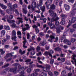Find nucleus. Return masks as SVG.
I'll list each match as a JSON object with an SVG mask.
<instances>
[{
	"instance_id": "nucleus-42",
	"label": "nucleus",
	"mask_w": 76,
	"mask_h": 76,
	"mask_svg": "<svg viewBox=\"0 0 76 76\" xmlns=\"http://www.w3.org/2000/svg\"><path fill=\"white\" fill-rule=\"evenodd\" d=\"M0 13H1L2 15H4L5 14L4 12L1 9H0Z\"/></svg>"
},
{
	"instance_id": "nucleus-30",
	"label": "nucleus",
	"mask_w": 76,
	"mask_h": 76,
	"mask_svg": "<svg viewBox=\"0 0 76 76\" xmlns=\"http://www.w3.org/2000/svg\"><path fill=\"white\" fill-rule=\"evenodd\" d=\"M4 28H5V29H6V30H10V27L9 26H4Z\"/></svg>"
},
{
	"instance_id": "nucleus-50",
	"label": "nucleus",
	"mask_w": 76,
	"mask_h": 76,
	"mask_svg": "<svg viewBox=\"0 0 76 76\" xmlns=\"http://www.w3.org/2000/svg\"><path fill=\"white\" fill-rule=\"evenodd\" d=\"M37 67H39V68H43V66L41 65L37 64Z\"/></svg>"
},
{
	"instance_id": "nucleus-37",
	"label": "nucleus",
	"mask_w": 76,
	"mask_h": 76,
	"mask_svg": "<svg viewBox=\"0 0 76 76\" xmlns=\"http://www.w3.org/2000/svg\"><path fill=\"white\" fill-rule=\"evenodd\" d=\"M61 16L62 18H65L67 17V15L65 14H61Z\"/></svg>"
},
{
	"instance_id": "nucleus-43",
	"label": "nucleus",
	"mask_w": 76,
	"mask_h": 76,
	"mask_svg": "<svg viewBox=\"0 0 76 76\" xmlns=\"http://www.w3.org/2000/svg\"><path fill=\"white\" fill-rule=\"evenodd\" d=\"M0 52H1V55H3L4 54L5 52L3 51V49H0Z\"/></svg>"
},
{
	"instance_id": "nucleus-64",
	"label": "nucleus",
	"mask_w": 76,
	"mask_h": 76,
	"mask_svg": "<svg viewBox=\"0 0 76 76\" xmlns=\"http://www.w3.org/2000/svg\"><path fill=\"white\" fill-rule=\"evenodd\" d=\"M70 31V32H73L74 31H75V29H74V28H71Z\"/></svg>"
},
{
	"instance_id": "nucleus-23",
	"label": "nucleus",
	"mask_w": 76,
	"mask_h": 76,
	"mask_svg": "<svg viewBox=\"0 0 76 76\" xmlns=\"http://www.w3.org/2000/svg\"><path fill=\"white\" fill-rule=\"evenodd\" d=\"M50 9L52 10H54V9H56V5L53 4H52L50 5Z\"/></svg>"
},
{
	"instance_id": "nucleus-7",
	"label": "nucleus",
	"mask_w": 76,
	"mask_h": 76,
	"mask_svg": "<svg viewBox=\"0 0 76 76\" xmlns=\"http://www.w3.org/2000/svg\"><path fill=\"white\" fill-rule=\"evenodd\" d=\"M56 36V34L55 33H52V35L50 36V38L51 39H48V41L50 42H53V39H54L55 38V37Z\"/></svg>"
},
{
	"instance_id": "nucleus-57",
	"label": "nucleus",
	"mask_w": 76,
	"mask_h": 76,
	"mask_svg": "<svg viewBox=\"0 0 76 76\" xmlns=\"http://www.w3.org/2000/svg\"><path fill=\"white\" fill-rule=\"evenodd\" d=\"M65 58H62L61 59V61L62 62H64V61H65Z\"/></svg>"
},
{
	"instance_id": "nucleus-46",
	"label": "nucleus",
	"mask_w": 76,
	"mask_h": 76,
	"mask_svg": "<svg viewBox=\"0 0 76 76\" xmlns=\"http://www.w3.org/2000/svg\"><path fill=\"white\" fill-rule=\"evenodd\" d=\"M47 33L48 34H54V33H53V31H51L50 30H48Z\"/></svg>"
},
{
	"instance_id": "nucleus-24",
	"label": "nucleus",
	"mask_w": 76,
	"mask_h": 76,
	"mask_svg": "<svg viewBox=\"0 0 76 76\" xmlns=\"http://www.w3.org/2000/svg\"><path fill=\"white\" fill-rule=\"evenodd\" d=\"M7 21L9 23H14V22H15V20H9V19H7Z\"/></svg>"
},
{
	"instance_id": "nucleus-31",
	"label": "nucleus",
	"mask_w": 76,
	"mask_h": 76,
	"mask_svg": "<svg viewBox=\"0 0 76 76\" xmlns=\"http://www.w3.org/2000/svg\"><path fill=\"white\" fill-rule=\"evenodd\" d=\"M70 25L69 24H68V26H67V28L66 29V30H65V31H66V32H68L69 31V26H70Z\"/></svg>"
},
{
	"instance_id": "nucleus-14",
	"label": "nucleus",
	"mask_w": 76,
	"mask_h": 76,
	"mask_svg": "<svg viewBox=\"0 0 76 76\" xmlns=\"http://www.w3.org/2000/svg\"><path fill=\"white\" fill-rule=\"evenodd\" d=\"M10 72H12L14 74H16L17 72H16V69L15 68H11L10 69Z\"/></svg>"
},
{
	"instance_id": "nucleus-54",
	"label": "nucleus",
	"mask_w": 76,
	"mask_h": 76,
	"mask_svg": "<svg viewBox=\"0 0 76 76\" xmlns=\"http://www.w3.org/2000/svg\"><path fill=\"white\" fill-rule=\"evenodd\" d=\"M13 7L14 9L17 8L18 7H17V5L16 4H14V5H13Z\"/></svg>"
},
{
	"instance_id": "nucleus-53",
	"label": "nucleus",
	"mask_w": 76,
	"mask_h": 76,
	"mask_svg": "<svg viewBox=\"0 0 76 76\" xmlns=\"http://www.w3.org/2000/svg\"><path fill=\"white\" fill-rule=\"evenodd\" d=\"M11 26L12 28H16V24L13 23L12 25Z\"/></svg>"
},
{
	"instance_id": "nucleus-3",
	"label": "nucleus",
	"mask_w": 76,
	"mask_h": 76,
	"mask_svg": "<svg viewBox=\"0 0 76 76\" xmlns=\"http://www.w3.org/2000/svg\"><path fill=\"white\" fill-rule=\"evenodd\" d=\"M72 10L69 13V15L70 16H74L76 14V3H75L73 6Z\"/></svg>"
},
{
	"instance_id": "nucleus-26",
	"label": "nucleus",
	"mask_w": 76,
	"mask_h": 76,
	"mask_svg": "<svg viewBox=\"0 0 76 76\" xmlns=\"http://www.w3.org/2000/svg\"><path fill=\"white\" fill-rule=\"evenodd\" d=\"M66 41V44L67 45H71V42H70L69 41V40H65L64 41V42H65V41Z\"/></svg>"
},
{
	"instance_id": "nucleus-40",
	"label": "nucleus",
	"mask_w": 76,
	"mask_h": 76,
	"mask_svg": "<svg viewBox=\"0 0 76 76\" xmlns=\"http://www.w3.org/2000/svg\"><path fill=\"white\" fill-rule=\"evenodd\" d=\"M6 38L7 39H10V36L9 35H7L6 36Z\"/></svg>"
},
{
	"instance_id": "nucleus-44",
	"label": "nucleus",
	"mask_w": 76,
	"mask_h": 76,
	"mask_svg": "<svg viewBox=\"0 0 76 76\" xmlns=\"http://www.w3.org/2000/svg\"><path fill=\"white\" fill-rule=\"evenodd\" d=\"M50 61L51 64H53L54 63V59H50Z\"/></svg>"
},
{
	"instance_id": "nucleus-49",
	"label": "nucleus",
	"mask_w": 76,
	"mask_h": 76,
	"mask_svg": "<svg viewBox=\"0 0 76 76\" xmlns=\"http://www.w3.org/2000/svg\"><path fill=\"white\" fill-rule=\"evenodd\" d=\"M48 74L49 75L51 76H53V73L50 71H49L48 72Z\"/></svg>"
},
{
	"instance_id": "nucleus-5",
	"label": "nucleus",
	"mask_w": 76,
	"mask_h": 76,
	"mask_svg": "<svg viewBox=\"0 0 76 76\" xmlns=\"http://www.w3.org/2000/svg\"><path fill=\"white\" fill-rule=\"evenodd\" d=\"M12 35L13 37L12 38V39L14 41H16L17 37H16V31L15 30L12 31Z\"/></svg>"
},
{
	"instance_id": "nucleus-4",
	"label": "nucleus",
	"mask_w": 76,
	"mask_h": 76,
	"mask_svg": "<svg viewBox=\"0 0 76 76\" xmlns=\"http://www.w3.org/2000/svg\"><path fill=\"white\" fill-rule=\"evenodd\" d=\"M14 54V53H8L4 57V58L6 59L7 58H8V57H12V56H13V58H16V57H17V56L16 55H15L14 56L12 55V54Z\"/></svg>"
},
{
	"instance_id": "nucleus-9",
	"label": "nucleus",
	"mask_w": 76,
	"mask_h": 76,
	"mask_svg": "<svg viewBox=\"0 0 76 76\" xmlns=\"http://www.w3.org/2000/svg\"><path fill=\"white\" fill-rule=\"evenodd\" d=\"M76 20V18L75 17H73L71 19V20H69V24L71 25L72 23L75 22Z\"/></svg>"
},
{
	"instance_id": "nucleus-2",
	"label": "nucleus",
	"mask_w": 76,
	"mask_h": 76,
	"mask_svg": "<svg viewBox=\"0 0 76 76\" xmlns=\"http://www.w3.org/2000/svg\"><path fill=\"white\" fill-rule=\"evenodd\" d=\"M12 66H18V67L19 68V70H18V72L19 73H21V74H23L24 73V70L25 68L23 67H21L20 65L19 64H18L17 63H14L12 65Z\"/></svg>"
},
{
	"instance_id": "nucleus-36",
	"label": "nucleus",
	"mask_w": 76,
	"mask_h": 76,
	"mask_svg": "<svg viewBox=\"0 0 76 76\" xmlns=\"http://www.w3.org/2000/svg\"><path fill=\"white\" fill-rule=\"evenodd\" d=\"M5 34H6V31L4 30H2L1 31V34L3 35H5Z\"/></svg>"
},
{
	"instance_id": "nucleus-61",
	"label": "nucleus",
	"mask_w": 76,
	"mask_h": 76,
	"mask_svg": "<svg viewBox=\"0 0 76 76\" xmlns=\"http://www.w3.org/2000/svg\"><path fill=\"white\" fill-rule=\"evenodd\" d=\"M27 30V29L26 28H23L22 31H23V32H25L26 31V30Z\"/></svg>"
},
{
	"instance_id": "nucleus-32",
	"label": "nucleus",
	"mask_w": 76,
	"mask_h": 76,
	"mask_svg": "<svg viewBox=\"0 0 76 76\" xmlns=\"http://www.w3.org/2000/svg\"><path fill=\"white\" fill-rule=\"evenodd\" d=\"M25 26H26V28L27 29V30H29V29L30 28V27H29V24H26L25 25Z\"/></svg>"
},
{
	"instance_id": "nucleus-20",
	"label": "nucleus",
	"mask_w": 76,
	"mask_h": 76,
	"mask_svg": "<svg viewBox=\"0 0 76 76\" xmlns=\"http://www.w3.org/2000/svg\"><path fill=\"white\" fill-rule=\"evenodd\" d=\"M53 50L56 51H61V49L58 47H57L56 48H54Z\"/></svg>"
},
{
	"instance_id": "nucleus-39",
	"label": "nucleus",
	"mask_w": 76,
	"mask_h": 76,
	"mask_svg": "<svg viewBox=\"0 0 76 76\" xmlns=\"http://www.w3.org/2000/svg\"><path fill=\"white\" fill-rule=\"evenodd\" d=\"M27 72L28 73H29L31 72V68H28L27 70Z\"/></svg>"
},
{
	"instance_id": "nucleus-45",
	"label": "nucleus",
	"mask_w": 76,
	"mask_h": 76,
	"mask_svg": "<svg viewBox=\"0 0 76 76\" xmlns=\"http://www.w3.org/2000/svg\"><path fill=\"white\" fill-rule=\"evenodd\" d=\"M9 65V64H7L5 65H4V66H2L3 69L4 68H5V67H8Z\"/></svg>"
},
{
	"instance_id": "nucleus-13",
	"label": "nucleus",
	"mask_w": 76,
	"mask_h": 76,
	"mask_svg": "<svg viewBox=\"0 0 76 76\" xmlns=\"http://www.w3.org/2000/svg\"><path fill=\"white\" fill-rule=\"evenodd\" d=\"M23 39L24 40L23 42V47L25 48H27V46H25V44L27 42L26 39V38H25L24 37H23Z\"/></svg>"
},
{
	"instance_id": "nucleus-29",
	"label": "nucleus",
	"mask_w": 76,
	"mask_h": 76,
	"mask_svg": "<svg viewBox=\"0 0 76 76\" xmlns=\"http://www.w3.org/2000/svg\"><path fill=\"white\" fill-rule=\"evenodd\" d=\"M45 67H46V69L47 70H48V69H50V65L47 64L45 65Z\"/></svg>"
},
{
	"instance_id": "nucleus-25",
	"label": "nucleus",
	"mask_w": 76,
	"mask_h": 76,
	"mask_svg": "<svg viewBox=\"0 0 76 76\" xmlns=\"http://www.w3.org/2000/svg\"><path fill=\"white\" fill-rule=\"evenodd\" d=\"M38 75V73L35 72V74L34 73H32L31 74L30 76H37Z\"/></svg>"
},
{
	"instance_id": "nucleus-19",
	"label": "nucleus",
	"mask_w": 76,
	"mask_h": 76,
	"mask_svg": "<svg viewBox=\"0 0 76 76\" xmlns=\"http://www.w3.org/2000/svg\"><path fill=\"white\" fill-rule=\"evenodd\" d=\"M0 6L3 9H7V6H6L4 5L3 4H1V3H0Z\"/></svg>"
},
{
	"instance_id": "nucleus-48",
	"label": "nucleus",
	"mask_w": 76,
	"mask_h": 76,
	"mask_svg": "<svg viewBox=\"0 0 76 76\" xmlns=\"http://www.w3.org/2000/svg\"><path fill=\"white\" fill-rule=\"evenodd\" d=\"M6 12L7 13H10V15L12 14V12H11V11H10V10H6Z\"/></svg>"
},
{
	"instance_id": "nucleus-63",
	"label": "nucleus",
	"mask_w": 76,
	"mask_h": 76,
	"mask_svg": "<svg viewBox=\"0 0 76 76\" xmlns=\"http://www.w3.org/2000/svg\"><path fill=\"white\" fill-rule=\"evenodd\" d=\"M60 24V23L58 21H55V24L56 25H58Z\"/></svg>"
},
{
	"instance_id": "nucleus-41",
	"label": "nucleus",
	"mask_w": 76,
	"mask_h": 76,
	"mask_svg": "<svg viewBox=\"0 0 76 76\" xmlns=\"http://www.w3.org/2000/svg\"><path fill=\"white\" fill-rule=\"evenodd\" d=\"M0 13H1L2 15H4L5 14L4 12L1 9H0Z\"/></svg>"
},
{
	"instance_id": "nucleus-16",
	"label": "nucleus",
	"mask_w": 76,
	"mask_h": 76,
	"mask_svg": "<svg viewBox=\"0 0 76 76\" xmlns=\"http://www.w3.org/2000/svg\"><path fill=\"white\" fill-rule=\"evenodd\" d=\"M64 7L65 10H66V11L69 10L70 8V6L69 5H67V4H64Z\"/></svg>"
},
{
	"instance_id": "nucleus-38",
	"label": "nucleus",
	"mask_w": 76,
	"mask_h": 76,
	"mask_svg": "<svg viewBox=\"0 0 76 76\" xmlns=\"http://www.w3.org/2000/svg\"><path fill=\"white\" fill-rule=\"evenodd\" d=\"M54 74L55 76H57L58 75V72L56 71H54Z\"/></svg>"
},
{
	"instance_id": "nucleus-47",
	"label": "nucleus",
	"mask_w": 76,
	"mask_h": 76,
	"mask_svg": "<svg viewBox=\"0 0 76 76\" xmlns=\"http://www.w3.org/2000/svg\"><path fill=\"white\" fill-rule=\"evenodd\" d=\"M55 40L54 41V42H57L58 41V37H56L55 39Z\"/></svg>"
},
{
	"instance_id": "nucleus-58",
	"label": "nucleus",
	"mask_w": 76,
	"mask_h": 76,
	"mask_svg": "<svg viewBox=\"0 0 76 76\" xmlns=\"http://www.w3.org/2000/svg\"><path fill=\"white\" fill-rule=\"evenodd\" d=\"M50 28L52 29H53L55 28V25L53 24H52V25L50 26Z\"/></svg>"
},
{
	"instance_id": "nucleus-34",
	"label": "nucleus",
	"mask_w": 76,
	"mask_h": 76,
	"mask_svg": "<svg viewBox=\"0 0 76 76\" xmlns=\"http://www.w3.org/2000/svg\"><path fill=\"white\" fill-rule=\"evenodd\" d=\"M7 6L8 7L9 9H12V5L8 3L7 4Z\"/></svg>"
},
{
	"instance_id": "nucleus-51",
	"label": "nucleus",
	"mask_w": 76,
	"mask_h": 76,
	"mask_svg": "<svg viewBox=\"0 0 76 76\" xmlns=\"http://www.w3.org/2000/svg\"><path fill=\"white\" fill-rule=\"evenodd\" d=\"M40 49L41 48H40V47H39V46H37V47L36 49V50L37 51H39Z\"/></svg>"
},
{
	"instance_id": "nucleus-11",
	"label": "nucleus",
	"mask_w": 76,
	"mask_h": 76,
	"mask_svg": "<svg viewBox=\"0 0 76 76\" xmlns=\"http://www.w3.org/2000/svg\"><path fill=\"white\" fill-rule=\"evenodd\" d=\"M39 2V5L37 6V8L38 10H41L42 7V0H40Z\"/></svg>"
},
{
	"instance_id": "nucleus-18",
	"label": "nucleus",
	"mask_w": 76,
	"mask_h": 76,
	"mask_svg": "<svg viewBox=\"0 0 76 76\" xmlns=\"http://www.w3.org/2000/svg\"><path fill=\"white\" fill-rule=\"evenodd\" d=\"M61 75L62 76H67V73L66 72V71L64 70L61 72Z\"/></svg>"
},
{
	"instance_id": "nucleus-62",
	"label": "nucleus",
	"mask_w": 76,
	"mask_h": 76,
	"mask_svg": "<svg viewBox=\"0 0 76 76\" xmlns=\"http://www.w3.org/2000/svg\"><path fill=\"white\" fill-rule=\"evenodd\" d=\"M36 72H39L40 71V69H34Z\"/></svg>"
},
{
	"instance_id": "nucleus-22",
	"label": "nucleus",
	"mask_w": 76,
	"mask_h": 76,
	"mask_svg": "<svg viewBox=\"0 0 76 76\" xmlns=\"http://www.w3.org/2000/svg\"><path fill=\"white\" fill-rule=\"evenodd\" d=\"M61 25H64L65 24V18H62V21L61 22Z\"/></svg>"
},
{
	"instance_id": "nucleus-33",
	"label": "nucleus",
	"mask_w": 76,
	"mask_h": 76,
	"mask_svg": "<svg viewBox=\"0 0 76 76\" xmlns=\"http://www.w3.org/2000/svg\"><path fill=\"white\" fill-rule=\"evenodd\" d=\"M45 4L47 6L46 7H47V9H50V7H49V6H50L49 4H48V2H46L45 3Z\"/></svg>"
},
{
	"instance_id": "nucleus-21",
	"label": "nucleus",
	"mask_w": 76,
	"mask_h": 76,
	"mask_svg": "<svg viewBox=\"0 0 76 76\" xmlns=\"http://www.w3.org/2000/svg\"><path fill=\"white\" fill-rule=\"evenodd\" d=\"M17 35H19L18 37L20 39L22 38L21 35H22V33L20 31H18L17 32Z\"/></svg>"
},
{
	"instance_id": "nucleus-10",
	"label": "nucleus",
	"mask_w": 76,
	"mask_h": 76,
	"mask_svg": "<svg viewBox=\"0 0 76 76\" xmlns=\"http://www.w3.org/2000/svg\"><path fill=\"white\" fill-rule=\"evenodd\" d=\"M64 28H63L62 26H58V28H56V32L58 34H59L60 32V29H63Z\"/></svg>"
},
{
	"instance_id": "nucleus-17",
	"label": "nucleus",
	"mask_w": 76,
	"mask_h": 76,
	"mask_svg": "<svg viewBox=\"0 0 76 76\" xmlns=\"http://www.w3.org/2000/svg\"><path fill=\"white\" fill-rule=\"evenodd\" d=\"M43 54L45 56H48V55H49L51 57V58H52V57H53V56H52V55H51V54L50 53V52H49L46 51Z\"/></svg>"
},
{
	"instance_id": "nucleus-35",
	"label": "nucleus",
	"mask_w": 76,
	"mask_h": 76,
	"mask_svg": "<svg viewBox=\"0 0 76 76\" xmlns=\"http://www.w3.org/2000/svg\"><path fill=\"white\" fill-rule=\"evenodd\" d=\"M45 41H44L43 42H41L39 44L41 46H44L45 44Z\"/></svg>"
},
{
	"instance_id": "nucleus-15",
	"label": "nucleus",
	"mask_w": 76,
	"mask_h": 76,
	"mask_svg": "<svg viewBox=\"0 0 76 76\" xmlns=\"http://www.w3.org/2000/svg\"><path fill=\"white\" fill-rule=\"evenodd\" d=\"M23 13L24 14H25V15H26V13H27V12L28 11H27V10H26V7H24L23 6Z\"/></svg>"
},
{
	"instance_id": "nucleus-8",
	"label": "nucleus",
	"mask_w": 76,
	"mask_h": 76,
	"mask_svg": "<svg viewBox=\"0 0 76 76\" xmlns=\"http://www.w3.org/2000/svg\"><path fill=\"white\" fill-rule=\"evenodd\" d=\"M17 19L19 20L16 21L17 24L18 25H19V24H20V23H23V18H22L18 17L17 18Z\"/></svg>"
},
{
	"instance_id": "nucleus-6",
	"label": "nucleus",
	"mask_w": 76,
	"mask_h": 76,
	"mask_svg": "<svg viewBox=\"0 0 76 76\" xmlns=\"http://www.w3.org/2000/svg\"><path fill=\"white\" fill-rule=\"evenodd\" d=\"M72 58L74 60V61H71V62H72V64H74L75 63V65L76 66V59H75V58H76V55L75 53H73L72 55Z\"/></svg>"
},
{
	"instance_id": "nucleus-52",
	"label": "nucleus",
	"mask_w": 76,
	"mask_h": 76,
	"mask_svg": "<svg viewBox=\"0 0 76 76\" xmlns=\"http://www.w3.org/2000/svg\"><path fill=\"white\" fill-rule=\"evenodd\" d=\"M76 41V39H75L72 38L71 39V42H74Z\"/></svg>"
},
{
	"instance_id": "nucleus-60",
	"label": "nucleus",
	"mask_w": 76,
	"mask_h": 76,
	"mask_svg": "<svg viewBox=\"0 0 76 76\" xmlns=\"http://www.w3.org/2000/svg\"><path fill=\"white\" fill-rule=\"evenodd\" d=\"M31 61V59H28L26 60L25 62H26V63H28V62H30Z\"/></svg>"
},
{
	"instance_id": "nucleus-12",
	"label": "nucleus",
	"mask_w": 76,
	"mask_h": 76,
	"mask_svg": "<svg viewBox=\"0 0 76 76\" xmlns=\"http://www.w3.org/2000/svg\"><path fill=\"white\" fill-rule=\"evenodd\" d=\"M36 2H33L31 4V9L32 10H35V8L36 7Z\"/></svg>"
},
{
	"instance_id": "nucleus-59",
	"label": "nucleus",
	"mask_w": 76,
	"mask_h": 76,
	"mask_svg": "<svg viewBox=\"0 0 76 76\" xmlns=\"http://www.w3.org/2000/svg\"><path fill=\"white\" fill-rule=\"evenodd\" d=\"M66 64H67V65H70V61H66Z\"/></svg>"
},
{
	"instance_id": "nucleus-1",
	"label": "nucleus",
	"mask_w": 76,
	"mask_h": 76,
	"mask_svg": "<svg viewBox=\"0 0 76 76\" xmlns=\"http://www.w3.org/2000/svg\"><path fill=\"white\" fill-rule=\"evenodd\" d=\"M49 12L50 13V15L51 16H53V17H56L55 18H52L51 19H50V18L49 17H48V19L49 21H51V22H54V21H57V20H58L60 19L57 16V14L56 13H54V11L50 10H49Z\"/></svg>"
},
{
	"instance_id": "nucleus-55",
	"label": "nucleus",
	"mask_w": 76,
	"mask_h": 76,
	"mask_svg": "<svg viewBox=\"0 0 76 76\" xmlns=\"http://www.w3.org/2000/svg\"><path fill=\"white\" fill-rule=\"evenodd\" d=\"M60 0H54V3H56V5H57V3Z\"/></svg>"
},
{
	"instance_id": "nucleus-56",
	"label": "nucleus",
	"mask_w": 76,
	"mask_h": 76,
	"mask_svg": "<svg viewBox=\"0 0 76 76\" xmlns=\"http://www.w3.org/2000/svg\"><path fill=\"white\" fill-rule=\"evenodd\" d=\"M49 53H50V54L51 55L52 54H53V53H54V51H53V50H50V52H49Z\"/></svg>"
},
{
	"instance_id": "nucleus-28",
	"label": "nucleus",
	"mask_w": 76,
	"mask_h": 76,
	"mask_svg": "<svg viewBox=\"0 0 76 76\" xmlns=\"http://www.w3.org/2000/svg\"><path fill=\"white\" fill-rule=\"evenodd\" d=\"M41 10L42 12H44L45 10V7L43 6V7H42Z\"/></svg>"
},
{
	"instance_id": "nucleus-27",
	"label": "nucleus",
	"mask_w": 76,
	"mask_h": 76,
	"mask_svg": "<svg viewBox=\"0 0 76 76\" xmlns=\"http://www.w3.org/2000/svg\"><path fill=\"white\" fill-rule=\"evenodd\" d=\"M66 39V37L64 36H63V37H62L61 38V41H63V42H64V43H66V42H67V41H65V42H64V40H67V39Z\"/></svg>"
}]
</instances>
